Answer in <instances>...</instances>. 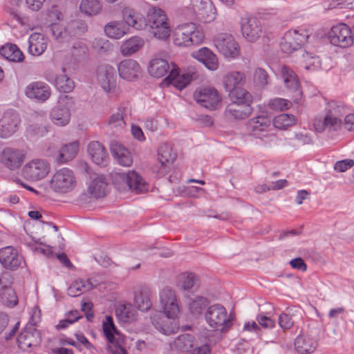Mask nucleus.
Here are the masks:
<instances>
[{
	"label": "nucleus",
	"instance_id": "23",
	"mask_svg": "<svg viewBox=\"0 0 354 354\" xmlns=\"http://www.w3.org/2000/svg\"><path fill=\"white\" fill-rule=\"evenodd\" d=\"M46 80L53 84L61 93H67L71 92L75 88V83L65 74L54 75L48 73L45 76Z\"/></svg>",
	"mask_w": 354,
	"mask_h": 354
},
{
	"label": "nucleus",
	"instance_id": "18",
	"mask_svg": "<svg viewBox=\"0 0 354 354\" xmlns=\"http://www.w3.org/2000/svg\"><path fill=\"white\" fill-rule=\"evenodd\" d=\"M41 342L40 332L32 326H26L25 330L21 332L17 337L18 346L24 351L39 346Z\"/></svg>",
	"mask_w": 354,
	"mask_h": 354
},
{
	"label": "nucleus",
	"instance_id": "27",
	"mask_svg": "<svg viewBox=\"0 0 354 354\" xmlns=\"http://www.w3.org/2000/svg\"><path fill=\"white\" fill-rule=\"evenodd\" d=\"M171 319L172 318L160 313L159 317L152 318V324L161 333L169 335L176 333L178 330L176 324Z\"/></svg>",
	"mask_w": 354,
	"mask_h": 354
},
{
	"label": "nucleus",
	"instance_id": "40",
	"mask_svg": "<svg viewBox=\"0 0 354 354\" xmlns=\"http://www.w3.org/2000/svg\"><path fill=\"white\" fill-rule=\"evenodd\" d=\"M243 36L248 41L254 42L264 32L261 24H241Z\"/></svg>",
	"mask_w": 354,
	"mask_h": 354
},
{
	"label": "nucleus",
	"instance_id": "5",
	"mask_svg": "<svg viewBox=\"0 0 354 354\" xmlns=\"http://www.w3.org/2000/svg\"><path fill=\"white\" fill-rule=\"evenodd\" d=\"M194 98L201 106L209 109L216 110L221 104V96L218 91L210 86L198 88L194 93Z\"/></svg>",
	"mask_w": 354,
	"mask_h": 354
},
{
	"label": "nucleus",
	"instance_id": "20",
	"mask_svg": "<svg viewBox=\"0 0 354 354\" xmlns=\"http://www.w3.org/2000/svg\"><path fill=\"white\" fill-rule=\"evenodd\" d=\"M118 70L121 78L128 81H133L138 78L141 68L136 60L127 59L119 63Z\"/></svg>",
	"mask_w": 354,
	"mask_h": 354
},
{
	"label": "nucleus",
	"instance_id": "28",
	"mask_svg": "<svg viewBox=\"0 0 354 354\" xmlns=\"http://www.w3.org/2000/svg\"><path fill=\"white\" fill-rule=\"evenodd\" d=\"M49 124L46 113H37L35 122L30 124L27 128V132L32 136L41 137L48 131Z\"/></svg>",
	"mask_w": 354,
	"mask_h": 354
},
{
	"label": "nucleus",
	"instance_id": "30",
	"mask_svg": "<svg viewBox=\"0 0 354 354\" xmlns=\"http://www.w3.org/2000/svg\"><path fill=\"white\" fill-rule=\"evenodd\" d=\"M294 345L298 353L309 354L316 350L317 342L310 336L300 335L296 337Z\"/></svg>",
	"mask_w": 354,
	"mask_h": 354
},
{
	"label": "nucleus",
	"instance_id": "63",
	"mask_svg": "<svg viewBox=\"0 0 354 354\" xmlns=\"http://www.w3.org/2000/svg\"><path fill=\"white\" fill-rule=\"evenodd\" d=\"M125 122L124 121L122 113L118 112L113 114L109 120V125L111 128H122L124 126Z\"/></svg>",
	"mask_w": 354,
	"mask_h": 354
},
{
	"label": "nucleus",
	"instance_id": "6",
	"mask_svg": "<svg viewBox=\"0 0 354 354\" xmlns=\"http://www.w3.org/2000/svg\"><path fill=\"white\" fill-rule=\"evenodd\" d=\"M73 100L71 97L66 95H60L57 104L52 109L50 116L53 122L57 126L66 125L71 118L70 107Z\"/></svg>",
	"mask_w": 354,
	"mask_h": 354
},
{
	"label": "nucleus",
	"instance_id": "46",
	"mask_svg": "<svg viewBox=\"0 0 354 354\" xmlns=\"http://www.w3.org/2000/svg\"><path fill=\"white\" fill-rule=\"evenodd\" d=\"M280 48L283 53L290 54L301 49V46L294 38L291 32L285 34L280 42Z\"/></svg>",
	"mask_w": 354,
	"mask_h": 354
},
{
	"label": "nucleus",
	"instance_id": "39",
	"mask_svg": "<svg viewBox=\"0 0 354 354\" xmlns=\"http://www.w3.org/2000/svg\"><path fill=\"white\" fill-rule=\"evenodd\" d=\"M342 123V120H336L333 116L326 113L322 120H315V128L318 132H323L326 129L335 131L340 128Z\"/></svg>",
	"mask_w": 354,
	"mask_h": 354
},
{
	"label": "nucleus",
	"instance_id": "3",
	"mask_svg": "<svg viewBox=\"0 0 354 354\" xmlns=\"http://www.w3.org/2000/svg\"><path fill=\"white\" fill-rule=\"evenodd\" d=\"M44 24L46 34H50L60 42L68 41L71 37L80 35L86 28V24Z\"/></svg>",
	"mask_w": 354,
	"mask_h": 354
},
{
	"label": "nucleus",
	"instance_id": "41",
	"mask_svg": "<svg viewBox=\"0 0 354 354\" xmlns=\"http://www.w3.org/2000/svg\"><path fill=\"white\" fill-rule=\"evenodd\" d=\"M130 26L131 24H106L104 30L107 37L118 39L129 32Z\"/></svg>",
	"mask_w": 354,
	"mask_h": 354
},
{
	"label": "nucleus",
	"instance_id": "50",
	"mask_svg": "<svg viewBox=\"0 0 354 354\" xmlns=\"http://www.w3.org/2000/svg\"><path fill=\"white\" fill-rule=\"evenodd\" d=\"M0 297L2 303L8 307L12 308L18 303V298L12 288L0 290Z\"/></svg>",
	"mask_w": 354,
	"mask_h": 354
},
{
	"label": "nucleus",
	"instance_id": "22",
	"mask_svg": "<svg viewBox=\"0 0 354 354\" xmlns=\"http://www.w3.org/2000/svg\"><path fill=\"white\" fill-rule=\"evenodd\" d=\"M87 152L92 161L98 165H106L109 155L105 147L98 141L89 142L87 147Z\"/></svg>",
	"mask_w": 354,
	"mask_h": 354
},
{
	"label": "nucleus",
	"instance_id": "2",
	"mask_svg": "<svg viewBox=\"0 0 354 354\" xmlns=\"http://www.w3.org/2000/svg\"><path fill=\"white\" fill-rule=\"evenodd\" d=\"M205 319L210 328L221 333L227 332L233 326L226 308L219 304H214L207 308Z\"/></svg>",
	"mask_w": 354,
	"mask_h": 354
},
{
	"label": "nucleus",
	"instance_id": "19",
	"mask_svg": "<svg viewBox=\"0 0 354 354\" xmlns=\"http://www.w3.org/2000/svg\"><path fill=\"white\" fill-rule=\"evenodd\" d=\"M251 103L232 102L228 104L225 110V115L229 119L244 120L252 112Z\"/></svg>",
	"mask_w": 354,
	"mask_h": 354
},
{
	"label": "nucleus",
	"instance_id": "34",
	"mask_svg": "<svg viewBox=\"0 0 354 354\" xmlns=\"http://www.w3.org/2000/svg\"><path fill=\"white\" fill-rule=\"evenodd\" d=\"M47 48L46 39L42 34L32 33L28 39V52L34 55H41Z\"/></svg>",
	"mask_w": 354,
	"mask_h": 354
},
{
	"label": "nucleus",
	"instance_id": "43",
	"mask_svg": "<svg viewBox=\"0 0 354 354\" xmlns=\"http://www.w3.org/2000/svg\"><path fill=\"white\" fill-rule=\"evenodd\" d=\"M144 40L139 37H132L122 43L120 51L123 55L129 56L138 52L144 45Z\"/></svg>",
	"mask_w": 354,
	"mask_h": 354
},
{
	"label": "nucleus",
	"instance_id": "36",
	"mask_svg": "<svg viewBox=\"0 0 354 354\" xmlns=\"http://www.w3.org/2000/svg\"><path fill=\"white\" fill-rule=\"evenodd\" d=\"M193 7L201 11L203 17L214 21L216 16V9L211 0H191Z\"/></svg>",
	"mask_w": 354,
	"mask_h": 354
},
{
	"label": "nucleus",
	"instance_id": "24",
	"mask_svg": "<svg viewBox=\"0 0 354 354\" xmlns=\"http://www.w3.org/2000/svg\"><path fill=\"white\" fill-rule=\"evenodd\" d=\"M149 26V31L156 38L165 40L171 34V28L169 24H132V27L137 30L147 28Z\"/></svg>",
	"mask_w": 354,
	"mask_h": 354
},
{
	"label": "nucleus",
	"instance_id": "44",
	"mask_svg": "<svg viewBox=\"0 0 354 354\" xmlns=\"http://www.w3.org/2000/svg\"><path fill=\"white\" fill-rule=\"evenodd\" d=\"M102 5L100 0H82L80 10L84 15L95 16L102 10Z\"/></svg>",
	"mask_w": 354,
	"mask_h": 354
},
{
	"label": "nucleus",
	"instance_id": "13",
	"mask_svg": "<svg viewBox=\"0 0 354 354\" xmlns=\"http://www.w3.org/2000/svg\"><path fill=\"white\" fill-rule=\"evenodd\" d=\"M0 263L6 270H16L25 261L18 250L10 245L0 249Z\"/></svg>",
	"mask_w": 354,
	"mask_h": 354
},
{
	"label": "nucleus",
	"instance_id": "47",
	"mask_svg": "<svg viewBox=\"0 0 354 354\" xmlns=\"http://www.w3.org/2000/svg\"><path fill=\"white\" fill-rule=\"evenodd\" d=\"M207 304L208 300L202 296H194L193 298H189V301L188 302L189 310L191 314L196 317L202 313Z\"/></svg>",
	"mask_w": 354,
	"mask_h": 354
},
{
	"label": "nucleus",
	"instance_id": "26",
	"mask_svg": "<svg viewBox=\"0 0 354 354\" xmlns=\"http://www.w3.org/2000/svg\"><path fill=\"white\" fill-rule=\"evenodd\" d=\"M281 73L287 89L290 92L295 93L297 97L301 95V91L299 89V80L296 73L286 65L281 67Z\"/></svg>",
	"mask_w": 354,
	"mask_h": 354
},
{
	"label": "nucleus",
	"instance_id": "12",
	"mask_svg": "<svg viewBox=\"0 0 354 354\" xmlns=\"http://www.w3.org/2000/svg\"><path fill=\"white\" fill-rule=\"evenodd\" d=\"M21 122L19 114L17 111H6L0 120V137L7 138L14 134L18 129Z\"/></svg>",
	"mask_w": 354,
	"mask_h": 354
},
{
	"label": "nucleus",
	"instance_id": "31",
	"mask_svg": "<svg viewBox=\"0 0 354 354\" xmlns=\"http://www.w3.org/2000/svg\"><path fill=\"white\" fill-rule=\"evenodd\" d=\"M96 287L91 279H78L75 280L68 288L67 294L68 296L75 297L80 296L85 292H88Z\"/></svg>",
	"mask_w": 354,
	"mask_h": 354
},
{
	"label": "nucleus",
	"instance_id": "51",
	"mask_svg": "<svg viewBox=\"0 0 354 354\" xmlns=\"http://www.w3.org/2000/svg\"><path fill=\"white\" fill-rule=\"evenodd\" d=\"M102 327L104 334L109 342L113 344L115 340L114 335H118L119 332L114 324L113 319L111 316H106V320L103 322Z\"/></svg>",
	"mask_w": 354,
	"mask_h": 354
},
{
	"label": "nucleus",
	"instance_id": "9",
	"mask_svg": "<svg viewBox=\"0 0 354 354\" xmlns=\"http://www.w3.org/2000/svg\"><path fill=\"white\" fill-rule=\"evenodd\" d=\"M160 306L164 315L174 319L180 313L179 302L174 290L165 287L159 292Z\"/></svg>",
	"mask_w": 354,
	"mask_h": 354
},
{
	"label": "nucleus",
	"instance_id": "29",
	"mask_svg": "<svg viewBox=\"0 0 354 354\" xmlns=\"http://www.w3.org/2000/svg\"><path fill=\"white\" fill-rule=\"evenodd\" d=\"M108 183L102 174H95L88 186V193L93 197L102 198L106 196Z\"/></svg>",
	"mask_w": 354,
	"mask_h": 354
},
{
	"label": "nucleus",
	"instance_id": "42",
	"mask_svg": "<svg viewBox=\"0 0 354 354\" xmlns=\"http://www.w3.org/2000/svg\"><path fill=\"white\" fill-rule=\"evenodd\" d=\"M0 55L6 59L13 62H20L24 58L23 53L19 50L17 45L7 44L0 48Z\"/></svg>",
	"mask_w": 354,
	"mask_h": 354
},
{
	"label": "nucleus",
	"instance_id": "15",
	"mask_svg": "<svg viewBox=\"0 0 354 354\" xmlns=\"http://www.w3.org/2000/svg\"><path fill=\"white\" fill-rule=\"evenodd\" d=\"M50 167L44 160H33L25 165L22 174L25 178L30 180H39L44 178L49 172Z\"/></svg>",
	"mask_w": 354,
	"mask_h": 354
},
{
	"label": "nucleus",
	"instance_id": "37",
	"mask_svg": "<svg viewBox=\"0 0 354 354\" xmlns=\"http://www.w3.org/2000/svg\"><path fill=\"white\" fill-rule=\"evenodd\" d=\"M245 75L239 71H232L223 77V84L227 91L243 86L245 82Z\"/></svg>",
	"mask_w": 354,
	"mask_h": 354
},
{
	"label": "nucleus",
	"instance_id": "21",
	"mask_svg": "<svg viewBox=\"0 0 354 354\" xmlns=\"http://www.w3.org/2000/svg\"><path fill=\"white\" fill-rule=\"evenodd\" d=\"M110 151L118 163L124 167H130L133 163V158L130 151L121 143L116 140L110 142Z\"/></svg>",
	"mask_w": 354,
	"mask_h": 354
},
{
	"label": "nucleus",
	"instance_id": "55",
	"mask_svg": "<svg viewBox=\"0 0 354 354\" xmlns=\"http://www.w3.org/2000/svg\"><path fill=\"white\" fill-rule=\"evenodd\" d=\"M194 337L189 334L179 335L174 340V346L179 349L187 351L193 346Z\"/></svg>",
	"mask_w": 354,
	"mask_h": 354
},
{
	"label": "nucleus",
	"instance_id": "54",
	"mask_svg": "<svg viewBox=\"0 0 354 354\" xmlns=\"http://www.w3.org/2000/svg\"><path fill=\"white\" fill-rule=\"evenodd\" d=\"M326 113L336 120H342L344 115V107L335 101L330 102L326 108Z\"/></svg>",
	"mask_w": 354,
	"mask_h": 354
},
{
	"label": "nucleus",
	"instance_id": "56",
	"mask_svg": "<svg viewBox=\"0 0 354 354\" xmlns=\"http://www.w3.org/2000/svg\"><path fill=\"white\" fill-rule=\"evenodd\" d=\"M291 106L292 102L290 100L279 97L271 99L268 102V106L274 111H286Z\"/></svg>",
	"mask_w": 354,
	"mask_h": 354
},
{
	"label": "nucleus",
	"instance_id": "49",
	"mask_svg": "<svg viewBox=\"0 0 354 354\" xmlns=\"http://www.w3.org/2000/svg\"><path fill=\"white\" fill-rule=\"evenodd\" d=\"M273 125L279 129H286L293 125L295 122V118L293 115L281 113L273 119Z\"/></svg>",
	"mask_w": 354,
	"mask_h": 354
},
{
	"label": "nucleus",
	"instance_id": "4",
	"mask_svg": "<svg viewBox=\"0 0 354 354\" xmlns=\"http://www.w3.org/2000/svg\"><path fill=\"white\" fill-rule=\"evenodd\" d=\"M198 77V73L194 67L188 68L185 73L180 75L179 68L174 65L169 74L164 79V82L167 86L172 85L178 90L181 91Z\"/></svg>",
	"mask_w": 354,
	"mask_h": 354
},
{
	"label": "nucleus",
	"instance_id": "52",
	"mask_svg": "<svg viewBox=\"0 0 354 354\" xmlns=\"http://www.w3.org/2000/svg\"><path fill=\"white\" fill-rule=\"evenodd\" d=\"M253 81L256 86L263 88L270 84V79L267 71L259 67L254 71Z\"/></svg>",
	"mask_w": 354,
	"mask_h": 354
},
{
	"label": "nucleus",
	"instance_id": "60",
	"mask_svg": "<svg viewBox=\"0 0 354 354\" xmlns=\"http://www.w3.org/2000/svg\"><path fill=\"white\" fill-rule=\"evenodd\" d=\"M47 15L51 21H63L65 19L64 14L57 6H51L48 10Z\"/></svg>",
	"mask_w": 354,
	"mask_h": 354
},
{
	"label": "nucleus",
	"instance_id": "16",
	"mask_svg": "<svg viewBox=\"0 0 354 354\" xmlns=\"http://www.w3.org/2000/svg\"><path fill=\"white\" fill-rule=\"evenodd\" d=\"M97 79L102 89L107 93L115 92L116 88V77L114 68L109 64L98 67Z\"/></svg>",
	"mask_w": 354,
	"mask_h": 354
},
{
	"label": "nucleus",
	"instance_id": "57",
	"mask_svg": "<svg viewBox=\"0 0 354 354\" xmlns=\"http://www.w3.org/2000/svg\"><path fill=\"white\" fill-rule=\"evenodd\" d=\"M149 22H167L168 20L165 12L160 8L153 7L148 12Z\"/></svg>",
	"mask_w": 354,
	"mask_h": 354
},
{
	"label": "nucleus",
	"instance_id": "38",
	"mask_svg": "<svg viewBox=\"0 0 354 354\" xmlns=\"http://www.w3.org/2000/svg\"><path fill=\"white\" fill-rule=\"evenodd\" d=\"M134 306L140 311L147 312L152 306L150 299V290L148 288H142L136 292L134 296Z\"/></svg>",
	"mask_w": 354,
	"mask_h": 354
},
{
	"label": "nucleus",
	"instance_id": "45",
	"mask_svg": "<svg viewBox=\"0 0 354 354\" xmlns=\"http://www.w3.org/2000/svg\"><path fill=\"white\" fill-rule=\"evenodd\" d=\"M78 147L77 142H73L65 145L59 151L57 161L60 163H64L72 160L77 153Z\"/></svg>",
	"mask_w": 354,
	"mask_h": 354
},
{
	"label": "nucleus",
	"instance_id": "58",
	"mask_svg": "<svg viewBox=\"0 0 354 354\" xmlns=\"http://www.w3.org/2000/svg\"><path fill=\"white\" fill-rule=\"evenodd\" d=\"M179 280L181 288L188 290L194 286L196 278L193 273H183Z\"/></svg>",
	"mask_w": 354,
	"mask_h": 354
},
{
	"label": "nucleus",
	"instance_id": "62",
	"mask_svg": "<svg viewBox=\"0 0 354 354\" xmlns=\"http://www.w3.org/2000/svg\"><path fill=\"white\" fill-rule=\"evenodd\" d=\"M354 165V160L352 159H344L335 162L334 169L339 172H344Z\"/></svg>",
	"mask_w": 354,
	"mask_h": 354
},
{
	"label": "nucleus",
	"instance_id": "33",
	"mask_svg": "<svg viewBox=\"0 0 354 354\" xmlns=\"http://www.w3.org/2000/svg\"><path fill=\"white\" fill-rule=\"evenodd\" d=\"M190 33H192V31L189 24H180L174 31V44L179 46H189Z\"/></svg>",
	"mask_w": 354,
	"mask_h": 354
},
{
	"label": "nucleus",
	"instance_id": "11",
	"mask_svg": "<svg viewBox=\"0 0 354 354\" xmlns=\"http://www.w3.org/2000/svg\"><path fill=\"white\" fill-rule=\"evenodd\" d=\"M217 50L227 58H235L239 55V47L232 35L221 32L214 37Z\"/></svg>",
	"mask_w": 354,
	"mask_h": 354
},
{
	"label": "nucleus",
	"instance_id": "53",
	"mask_svg": "<svg viewBox=\"0 0 354 354\" xmlns=\"http://www.w3.org/2000/svg\"><path fill=\"white\" fill-rule=\"evenodd\" d=\"M115 315L119 319L124 322H131L134 318V312L130 304L120 305L115 309Z\"/></svg>",
	"mask_w": 354,
	"mask_h": 354
},
{
	"label": "nucleus",
	"instance_id": "17",
	"mask_svg": "<svg viewBox=\"0 0 354 354\" xmlns=\"http://www.w3.org/2000/svg\"><path fill=\"white\" fill-rule=\"evenodd\" d=\"M24 93L30 99L44 102L50 97L51 90L46 83L37 81L30 83L26 87Z\"/></svg>",
	"mask_w": 354,
	"mask_h": 354
},
{
	"label": "nucleus",
	"instance_id": "7",
	"mask_svg": "<svg viewBox=\"0 0 354 354\" xmlns=\"http://www.w3.org/2000/svg\"><path fill=\"white\" fill-rule=\"evenodd\" d=\"M76 181L73 171L62 168L56 171L50 183V187L57 192L67 193L75 186Z\"/></svg>",
	"mask_w": 354,
	"mask_h": 354
},
{
	"label": "nucleus",
	"instance_id": "32",
	"mask_svg": "<svg viewBox=\"0 0 354 354\" xmlns=\"http://www.w3.org/2000/svg\"><path fill=\"white\" fill-rule=\"evenodd\" d=\"M194 57L202 62L210 71H215L218 68V62L216 55L206 47L200 48L196 53Z\"/></svg>",
	"mask_w": 354,
	"mask_h": 354
},
{
	"label": "nucleus",
	"instance_id": "8",
	"mask_svg": "<svg viewBox=\"0 0 354 354\" xmlns=\"http://www.w3.org/2000/svg\"><path fill=\"white\" fill-rule=\"evenodd\" d=\"M176 157V155L172 151L170 145L167 143L161 145L158 150V162L152 167L153 172L156 173L158 177L164 176L169 171Z\"/></svg>",
	"mask_w": 354,
	"mask_h": 354
},
{
	"label": "nucleus",
	"instance_id": "1",
	"mask_svg": "<svg viewBox=\"0 0 354 354\" xmlns=\"http://www.w3.org/2000/svg\"><path fill=\"white\" fill-rule=\"evenodd\" d=\"M111 178L114 187L119 191L131 190L140 194L147 190L146 182L135 171L114 172L111 174Z\"/></svg>",
	"mask_w": 354,
	"mask_h": 354
},
{
	"label": "nucleus",
	"instance_id": "35",
	"mask_svg": "<svg viewBox=\"0 0 354 354\" xmlns=\"http://www.w3.org/2000/svg\"><path fill=\"white\" fill-rule=\"evenodd\" d=\"M169 64L165 59L160 57L153 58L148 65L149 75L156 78L163 77L167 73Z\"/></svg>",
	"mask_w": 354,
	"mask_h": 354
},
{
	"label": "nucleus",
	"instance_id": "59",
	"mask_svg": "<svg viewBox=\"0 0 354 354\" xmlns=\"http://www.w3.org/2000/svg\"><path fill=\"white\" fill-rule=\"evenodd\" d=\"M196 24H189L192 33H190V46L201 44L204 39V33L202 30L196 27Z\"/></svg>",
	"mask_w": 354,
	"mask_h": 354
},
{
	"label": "nucleus",
	"instance_id": "14",
	"mask_svg": "<svg viewBox=\"0 0 354 354\" xmlns=\"http://www.w3.org/2000/svg\"><path fill=\"white\" fill-rule=\"evenodd\" d=\"M25 160V154L22 150L5 147L0 152V162L7 169L14 171L19 169Z\"/></svg>",
	"mask_w": 354,
	"mask_h": 354
},
{
	"label": "nucleus",
	"instance_id": "48",
	"mask_svg": "<svg viewBox=\"0 0 354 354\" xmlns=\"http://www.w3.org/2000/svg\"><path fill=\"white\" fill-rule=\"evenodd\" d=\"M228 92L232 102L245 104L252 102V95L241 86L235 88Z\"/></svg>",
	"mask_w": 354,
	"mask_h": 354
},
{
	"label": "nucleus",
	"instance_id": "25",
	"mask_svg": "<svg viewBox=\"0 0 354 354\" xmlns=\"http://www.w3.org/2000/svg\"><path fill=\"white\" fill-rule=\"evenodd\" d=\"M270 118L266 115H259L249 120L248 129L254 136H266L268 128L270 125Z\"/></svg>",
	"mask_w": 354,
	"mask_h": 354
},
{
	"label": "nucleus",
	"instance_id": "64",
	"mask_svg": "<svg viewBox=\"0 0 354 354\" xmlns=\"http://www.w3.org/2000/svg\"><path fill=\"white\" fill-rule=\"evenodd\" d=\"M292 35L301 46H302L304 43L307 42L310 37L308 31L306 30H295L293 32H292Z\"/></svg>",
	"mask_w": 354,
	"mask_h": 354
},
{
	"label": "nucleus",
	"instance_id": "10",
	"mask_svg": "<svg viewBox=\"0 0 354 354\" xmlns=\"http://www.w3.org/2000/svg\"><path fill=\"white\" fill-rule=\"evenodd\" d=\"M328 39L331 44L341 48H347L353 43L351 28L347 24H337L328 32Z\"/></svg>",
	"mask_w": 354,
	"mask_h": 354
},
{
	"label": "nucleus",
	"instance_id": "61",
	"mask_svg": "<svg viewBox=\"0 0 354 354\" xmlns=\"http://www.w3.org/2000/svg\"><path fill=\"white\" fill-rule=\"evenodd\" d=\"M122 15L124 22H137L139 19L138 13L128 7L122 10Z\"/></svg>",
	"mask_w": 354,
	"mask_h": 354
}]
</instances>
